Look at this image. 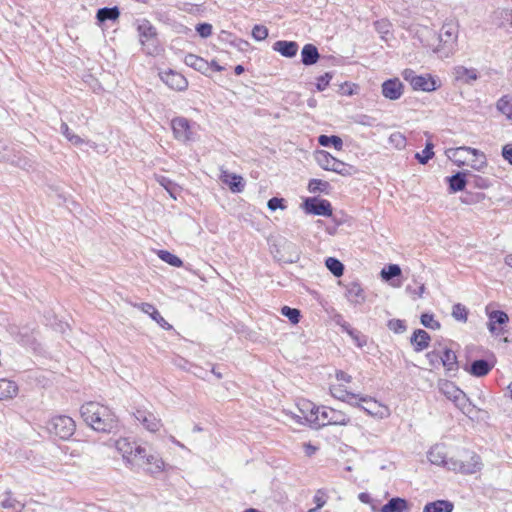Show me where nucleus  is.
Segmentation results:
<instances>
[{
    "mask_svg": "<svg viewBox=\"0 0 512 512\" xmlns=\"http://www.w3.org/2000/svg\"><path fill=\"white\" fill-rule=\"evenodd\" d=\"M80 414L84 422L96 432L111 433L118 427V418L112 409L99 402L84 403Z\"/></svg>",
    "mask_w": 512,
    "mask_h": 512,
    "instance_id": "f257e3e1",
    "label": "nucleus"
},
{
    "mask_svg": "<svg viewBox=\"0 0 512 512\" xmlns=\"http://www.w3.org/2000/svg\"><path fill=\"white\" fill-rule=\"evenodd\" d=\"M480 457L474 452H465L460 458L451 457L447 462V469L463 474H473L481 469Z\"/></svg>",
    "mask_w": 512,
    "mask_h": 512,
    "instance_id": "f03ea898",
    "label": "nucleus"
},
{
    "mask_svg": "<svg viewBox=\"0 0 512 512\" xmlns=\"http://www.w3.org/2000/svg\"><path fill=\"white\" fill-rule=\"evenodd\" d=\"M135 465H138L145 473L152 476L163 473L167 466L159 453L147 451L146 448L138 457V463Z\"/></svg>",
    "mask_w": 512,
    "mask_h": 512,
    "instance_id": "7ed1b4c3",
    "label": "nucleus"
},
{
    "mask_svg": "<svg viewBox=\"0 0 512 512\" xmlns=\"http://www.w3.org/2000/svg\"><path fill=\"white\" fill-rule=\"evenodd\" d=\"M402 76L407 81L413 90L424 92H432L438 88L436 79L431 74L417 75L412 69H405Z\"/></svg>",
    "mask_w": 512,
    "mask_h": 512,
    "instance_id": "20e7f679",
    "label": "nucleus"
},
{
    "mask_svg": "<svg viewBox=\"0 0 512 512\" xmlns=\"http://www.w3.org/2000/svg\"><path fill=\"white\" fill-rule=\"evenodd\" d=\"M440 391L464 413H470L471 402L466 394L459 389L454 383L444 381L440 384Z\"/></svg>",
    "mask_w": 512,
    "mask_h": 512,
    "instance_id": "39448f33",
    "label": "nucleus"
},
{
    "mask_svg": "<svg viewBox=\"0 0 512 512\" xmlns=\"http://www.w3.org/2000/svg\"><path fill=\"white\" fill-rule=\"evenodd\" d=\"M174 137L184 143L192 142L196 138L195 123L185 117H175L171 120Z\"/></svg>",
    "mask_w": 512,
    "mask_h": 512,
    "instance_id": "423d86ee",
    "label": "nucleus"
},
{
    "mask_svg": "<svg viewBox=\"0 0 512 512\" xmlns=\"http://www.w3.org/2000/svg\"><path fill=\"white\" fill-rule=\"evenodd\" d=\"M357 402L359 403V408L376 419H386L391 415L390 408L387 405L378 402L372 397L360 395Z\"/></svg>",
    "mask_w": 512,
    "mask_h": 512,
    "instance_id": "0eeeda50",
    "label": "nucleus"
},
{
    "mask_svg": "<svg viewBox=\"0 0 512 512\" xmlns=\"http://www.w3.org/2000/svg\"><path fill=\"white\" fill-rule=\"evenodd\" d=\"M75 422L71 417L60 415L53 417L49 422L48 429L61 439H68L75 432Z\"/></svg>",
    "mask_w": 512,
    "mask_h": 512,
    "instance_id": "6e6552de",
    "label": "nucleus"
},
{
    "mask_svg": "<svg viewBox=\"0 0 512 512\" xmlns=\"http://www.w3.org/2000/svg\"><path fill=\"white\" fill-rule=\"evenodd\" d=\"M116 450L122 455L127 465L134 466L138 463V457L144 452V447L130 442L126 438H120L115 442Z\"/></svg>",
    "mask_w": 512,
    "mask_h": 512,
    "instance_id": "1a4fd4ad",
    "label": "nucleus"
},
{
    "mask_svg": "<svg viewBox=\"0 0 512 512\" xmlns=\"http://www.w3.org/2000/svg\"><path fill=\"white\" fill-rule=\"evenodd\" d=\"M135 419L149 432L156 433L162 427V420L145 408H137L133 413Z\"/></svg>",
    "mask_w": 512,
    "mask_h": 512,
    "instance_id": "9d476101",
    "label": "nucleus"
},
{
    "mask_svg": "<svg viewBox=\"0 0 512 512\" xmlns=\"http://www.w3.org/2000/svg\"><path fill=\"white\" fill-rule=\"evenodd\" d=\"M136 29L139 35V41L143 47L153 45L157 42V30L148 19H139L136 21Z\"/></svg>",
    "mask_w": 512,
    "mask_h": 512,
    "instance_id": "9b49d317",
    "label": "nucleus"
},
{
    "mask_svg": "<svg viewBox=\"0 0 512 512\" xmlns=\"http://www.w3.org/2000/svg\"><path fill=\"white\" fill-rule=\"evenodd\" d=\"M304 208L307 213L319 216H331L332 208L328 200L318 198H307L304 202Z\"/></svg>",
    "mask_w": 512,
    "mask_h": 512,
    "instance_id": "f8f14e48",
    "label": "nucleus"
},
{
    "mask_svg": "<svg viewBox=\"0 0 512 512\" xmlns=\"http://www.w3.org/2000/svg\"><path fill=\"white\" fill-rule=\"evenodd\" d=\"M333 408L328 406L315 407L312 406L310 409L309 415L305 416V419L315 427H323L328 424V417H330L329 411H332Z\"/></svg>",
    "mask_w": 512,
    "mask_h": 512,
    "instance_id": "ddd939ff",
    "label": "nucleus"
},
{
    "mask_svg": "<svg viewBox=\"0 0 512 512\" xmlns=\"http://www.w3.org/2000/svg\"><path fill=\"white\" fill-rule=\"evenodd\" d=\"M161 80L171 89L183 91L188 87L187 79L180 73L168 70L160 73Z\"/></svg>",
    "mask_w": 512,
    "mask_h": 512,
    "instance_id": "4468645a",
    "label": "nucleus"
},
{
    "mask_svg": "<svg viewBox=\"0 0 512 512\" xmlns=\"http://www.w3.org/2000/svg\"><path fill=\"white\" fill-rule=\"evenodd\" d=\"M445 154L448 160H467L469 157L485 158L483 152L466 146L446 149Z\"/></svg>",
    "mask_w": 512,
    "mask_h": 512,
    "instance_id": "2eb2a0df",
    "label": "nucleus"
},
{
    "mask_svg": "<svg viewBox=\"0 0 512 512\" xmlns=\"http://www.w3.org/2000/svg\"><path fill=\"white\" fill-rule=\"evenodd\" d=\"M220 180L228 186L232 193H241L245 188V181L242 176L227 170H221Z\"/></svg>",
    "mask_w": 512,
    "mask_h": 512,
    "instance_id": "dca6fc26",
    "label": "nucleus"
},
{
    "mask_svg": "<svg viewBox=\"0 0 512 512\" xmlns=\"http://www.w3.org/2000/svg\"><path fill=\"white\" fill-rule=\"evenodd\" d=\"M275 257L284 263H295L299 260V251L295 244L284 241Z\"/></svg>",
    "mask_w": 512,
    "mask_h": 512,
    "instance_id": "f3484780",
    "label": "nucleus"
},
{
    "mask_svg": "<svg viewBox=\"0 0 512 512\" xmlns=\"http://www.w3.org/2000/svg\"><path fill=\"white\" fill-rule=\"evenodd\" d=\"M382 94L390 100H397L403 94V84L398 78L388 79L382 84Z\"/></svg>",
    "mask_w": 512,
    "mask_h": 512,
    "instance_id": "a211bd4d",
    "label": "nucleus"
},
{
    "mask_svg": "<svg viewBox=\"0 0 512 512\" xmlns=\"http://www.w3.org/2000/svg\"><path fill=\"white\" fill-rule=\"evenodd\" d=\"M330 394L335 399L346 402L351 406H359L357 400L360 398V394L351 393L344 389L341 385H331Z\"/></svg>",
    "mask_w": 512,
    "mask_h": 512,
    "instance_id": "6ab92c4d",
    "label": "nucleus"
},
{
    "mask_svg": "<svg viewBox=\"0 0 512 512\" xmlns=\"http://www.w3.org/2000/svg\"><path fill=\"white\" fill-rule=\"evenodd\" d=\"M321 167L342 176H352L357 173V169L347 162H323Z\"/></svg>",
    "mask_w": 512,
    "mask_h": 512,
    "instance_id": "aec40b11",
    "label": "nucleus"
},
{
    "mask_svg": "<svg viewBox=\"0 0 512 512\" xmlns=\"http://www.w3.org/2000/svg\"><path fill=\"white\" fill-rule=\"evenodd\" d=\"M345 297L353 305H361L365 302L366 296L360 284L352 282L346 286Z\"/></svg>",
    "mask_w": 512,
    "mask_h": 512,
    "instance_id": "412c9836",
    "label": "nucleus"
},
{
    "mask_svg": "<svg viewBox=\"0 0 512 512\" xmlns=\"http://www.w3.org/2000/svg\"><path fill=\"white\" fill-rule=\"evenodd\" d=\"M298 48L299 46L297 42L286 40H278L272 46V49L274 51L279 52L282 56L286 58H292L296 56Z\"/></svg>",
    "mask_w": 512,
    "mask_h": 512,
    "instance_id": "4be33fe9",
    "label": "nucleus"
},
{
    "mask_svg": "<svg viewBox=\"0 0 512 512\" xmlns=\"http://www.w3.org/2000/svg\"><path fill=\"white\" fill-rule=\"evenodd\" d=\"M184 63L195 69L196 71L206 75L210 70V64L204 58L197 56L195 54H187L184 58Z\"/></svg>",
    "mask_w": 512,
    "mask_h": 512,
    "instance_id": "5701e85b",
    "label": "nucleus"
},
{
    "mask_svg": "<svg viewBox=\"0 0 512 512\" xmlns=\"http://www.w3.org/2000/svg\"><path fill=\"white\" fill-rule=\"evenodd\" d=\"M493 22L498 28H512V10L498 9L493 14Z\"/></svg>",
    "mask_w": 512,
    "mask_h": 512,
    "instance_id": "b1692460",
    "label": "nucleus"
},
{
    "mask_svg": "<svg viewBox=\"0 0 512 512\" xmlns=\"http://www.w3.org/2000/svg\"><path fill=\"white\" fill-rule=\"evenodd\" d=\"M320 58V54L318 52V49L313 44H305L301 51V62L305 66H311Z\"/></svg>",
    "mask_w": 512,
    "mask_h": 512,
    "instance_id": "393cba45",
    "label": "nucleus"
},
{
    "mask_svg": "<svg viewBox=\"0 0 512 512\" xmlns=\"http://www.w3.org/2000/svg\"><path fill=\"white\" fill-rule=\"evenodd\" d=\"M458 37V26L455 23H445L440 30V40L445 44H454Z\"/></svg>",
    "mask_w": 512,
    "mask_h": 512,
    "instance_id": "a878e982",
    "label": "nucleus"
},
{
    "mask_svg": "<svg viewBox=\"0 0 512 512\" xmlns=\"http://www.w3.org/2000/svg\"><path fill=\"white\" fill-rule=\"evenodd\" d=\"M428 459L432 464L442 465L447 468L446 452L442 445L433 446L428 452Z\"/></svg>",
    "mask_w": 512,
    "mask_h": 512,
    "instance_id": "bb28decb",
    "label": "nucleus"
},
{
    "mask_svg": "<svg viewBox=\"0 0 512 512\" xmlns=\"http://www.w3.org/2000/svg\"><path fill=\"white\" fill-rule=\"evenodd\" d=\"M441 364L447 371H456L458 362L455 352L447 348L441 351Z\"/></svg>",
    "mask_w": 512,
    "mask_h": 512,
    "instance_id": "cd10ccee",
    "label": "nucleus"
},
{
    "mask_svg": "<svg viewBox=\"0 0 512 512\" xmlns=\"http://www.w3.org/2000/svg\"><path fill=\"white\" fill-rule=\"evenodd\" d=\"M430 336L429 334L422 329H418L413 333L411 338V342L415 346L416 351H422L429 346Z\"/></svg>",
    "mask_w": 512,
    "mask_h": 512,
    "instance_id": "c85d7f7f",
    "label": "nucleus"
},
{
    "mask_svg": "<svg viewBox=\"0 0 512 512\" xmlns=\"http://www.w3.org/2000/svg\"><path fill=\"white\" fill-rule=\"evenodd\" d=\"M18 387L15 382L0 379V400L11 399L16 396Z\"/></svg>",
    "mask_w": 512,
    "mask_h": 512,
    "instance_id": "c756f323",
    "label": "nucleus"
},
{
    "mask_svg": "<svg viewBox=\"0 0 512 512\" xmlns=\"http://www.w3.org/2000/svg\"><path fill=\"white\" fill-rule=\"evenodd\" d=\"M454 505L452 502L447 500H437L434 502L427 503L423 512H452Z\"/></svg>",
    "mask_w": 512,
    "mask_h": 512,
    "instance_id": "7c9ffc66",
    "label": "nucleus"
},
{
    "mask_svg": "<svg viewBox=\"0 0 512 512\" xmlns=\"http://www.w3.org/2000/svg\"><path fill=\"white\" fill-rule=\"evenodd\" d=\"M120 16V10L117 6L114 7H103L98 9L96 18L100 23L108 20L115 21Z\"/></svg>",
    "mask_w": 512,
    "mask_h": 512,
    "instance_id": "2f4dec72",
    "label": "nucleus"
},
{
    "mask_svg": "<svg viewBox=\"0 0 512 512\" xmlns=\"http://www.w3.org/2000/svg\"><path fill=\"white\" fill-rule=\"evenodd\" d=\"M408 509V503L405 499L395 497L388 501L387 504H385L380 512H404Z\"/></svg>",
    "mask_w": 512,
    "mask_h": 512,
    "instance_id": "473e14b6",
    "label": "nucleus"
},
{
    "mask_svg": "<svg viewBox=\"0 0 512 512\" xmlns=\"http://www.w3.org/2000/svg\"><path fill=\"white\" fill-rule=\"evenodd\" d=\"M493 368V365L489 364L486 360H476L471 364L470 367V374L476 377H483L487 375L491 369Z\"/></svg>",
    "mask_w": 512,
    "mask_h": 512,
    "instance_id": "72a5a7b5",
    "label": "nucleus"
},
{
    "mask_svg": "<svg viewBox=\"0 0 512 512\" xmlns=\"http://www.w3.org/2000/svg\"><path fill=\"white\" fill-rule=\"evenodd\" d=\"M330 417H328L329 425H339V426H347L350 424V417L344 413L343 411L332 409L329 411Z\"/></svg>",
    "mask_w": 512,
    "mask_h": 512,
    "instance_id": "f704fd0d",
    "label": "nucleus"
},
{
    "mask_svg": "<svg viewBox=\"0 0 512 512\" xmlns=\"http://www.w3.org/2000/svg\"><path fill=\"white\" fill-rule=\"evenodd\" d=\"M451 192L462 191L466 186L465 174L458 172L451 177H447Z\"/></svg>",
    "mask_w": 512,
    "mask_h": 512,
    "instance_id": "c9c22d12",
    "label": "nucleus"
},
{
    "mask_svg": "<svg viewBox=\"0 0 512 512\" xmlns=\"http://www.w3.org/2000/svg\"><path fill=\"white\" fill-rule=\"evenodd\" d=\"M455 74L457 79L463 80L466 83H471L472 81L477 79V71L476 69H468L463 66H458L455 68Z\"/></svg>",
    "mask_w": 512,
    "mask_h": 512,
    "instance_id": "e433bc0d",
    "label": "nucleus"
},
{
    "mask_svg": "<svg viewBox=\"0 0 512 512\" xmlns=\"http://www.w3.org/2000/svg\"><path fill=\"white\" fill-rule=\"evenodd\" d=\"M318 143L323 147L333 146L337 150H341L343 146L342 139L336 135H320L318 137Z\"/></svg>",
    "mask_w": 512,
    "mask_h": 512,
    "instance_id": "4c0bfd02",
    "label": "nucleus"
},
{
    "mask_svg": "<svg viewBox=\"0 0 512 512\" xmlns=\"http://www.w3.org/2000/svg\"><path fill=\"white\" fill-rule=\"evenodd\" d=\"M497 109L508 119L512 120V97L507 95L501 97L497 102Z\"/></svg>",
    "mask_w": 512,
    "mask_h": 512,
    "instance_id": "58836bf2",
    "label": "nucleus"
},
{
    "mask_svg": "<svg viewBox=\"0 0 512 512\" xmlns=\"http://www.w3.org/2000/svg\"><path fill=\"white\" fill-rule=\"evenodd\" d=\"M157 255L162 261L173 267H181L183 265V261L178 256L170 253L169 251L158 250Z\"/></svg>",
    "mask_w": 512,
    "mask_h": 512,
    "instance_id": "ea45409f",
    "label": "nucleus"
},
{
    "mask_svg": "<svg viewBox=\"0 0 512 512\" xmlns=\"http://www.w3.org/2000/svg\"><path fill=\"white\" fill-rule=\"evenodd\" d=\"M489 318H490V323H489V330L490 332L494 333L495 332V324L498 323V324H505L509 318H508V315L503 312V311H493L490 313L489 315Z\"/></svg>",
    "mask_w": 512,
    "mask_h": 512,
    "instance_id": "a19ab883",
    "label": "nucleus"
},
{
    "mask_svg": "<svg viewBox=\"0 0 512 512\" xmlns=\"http://www.w3.org/2000/svg\"><path fill=\"white\" fill-rule=\"evenodd\" d=\"M0 506L3 509H16L17 507H20L21 509L24 508V504L20 503L18 500L12 497V493L10 491H7L3 498L0 500Z\"/></svg>",
    "mask_w": 512,
    "mask_h": 512,
    "instance_id": "79ce46f5",
    "label": "nucleus"
},
{
    "mask_svg": "<svg viewBox=\"0 0 512 512\" xmlns=\"http://www.w3.org/2000/svg\"><path fill=\"white\" fill-rule=\"evenodd\" d=\"M326 266L327 268L331 271V273L336 276V277H339L343 274V271H344V266L343 264L337 260L336 258H333V257H329L327 258L326 260Z\"/></svg>",
    "mask_w": 512,
    "mask_h": 512,
    "instance_id": "37998d69",
    "label": "nucleus"
},
{
    "mask_svg": "<svg viewBox=\"0 0 512 512\" xmlns=\"http://www.w3.org/2000/svg\"><path fill=\"white\" fill-rule=\"evenodd\" d=\"M452 316L457 321L466 322L468 318V310L464 305L457 303L452 308Z\"/></svg>",
    "mask_w": 512,
    "mask_h": 512,
    "instance_id": "c03bdc74",
    "label": "nucleus"
},
{
    "mask_svg": "<svg viewBox=\"0 0 512 512\" xmlns=\"http://www.w3.org/2000/svg\"><path fill=\"white\" fill-rule=\"evenodd\" d=\"M329 187L328 182L320 179H312L309 181L308 190L310 193L325 192Z\"/></svg>",
    "mask_w": 512,
    "mask_h": 512,
    "instance_id": "a18cd8bd",
    "label": "nucleus"
},
{
    "mask_svg": "<svg viewBox=\"0 0 512 512\" xmlns=\"http://www.w3.org/2000/svg\"><path fill=\"white\" fill-rule=\"evenodd\" d=\"M401 274V268L397 264H390L387 268L382 269L381 276L384 280L388 281L393 277H397Z\"/></svg>",
    "mask_w": 512,
    "mask_h": 512,
    "instance_id": "49530a36",
    "label": "nucleus"
},
{
    "mask_svg": "<svg viewBox=\"0 0 512 512\" xmlns=\"http://www.w3.org/2000/svg\"><path fill=\"white\" fill-rule=\"evenodd\" d=\"M281 313L282 315L286 316L293 324H297L300 320V311L298 309L284 306L281 309Z\"/></svg>",
    "mask_w": 512,
    "mask_h": 512,
    "instance_id": "de8ad7c7",
    "label": "nucleus"
},
{
    "mask_svg": "<svg viewBox=\"0 0 512 512\" xmlns=\"http://www.w3.org/2000/svg\"><path fill=\"white\" fill-rule=\"evenodd\" d=\"M421 324L427 328L437 330L440 328V323L434 319L433 314L424 313L421 315Z\"/></svg>",
    "mask_w": 512,
    "mask_h": 512,
    "instance_id": "09e8293b",
    "label": "nucleus"
},
{
    "mask_svg": "<svg viewBox=\"0 0 512 512\" xmlns=\"http://www.w3.org/2000/svg\"><path fill=\"white\" fill-rule=\"evenodd\" d=\"M389 141L398 149L406 146V137L401 132L392 133L389 137Z\"/></svg>",
    "mask_w": 512,
    "mask_h": 512,
    "instance_id": "8fccbe9b",
    "label": "nucleus"
},
{
    "mask_svg": "<svg viewBox=\"0 0 512 512\" xmlns=\"http://www.w3.org/2000/svg\"><path fill=\"white\" fill-rule=\"evenodd\" d=\"M332 77H333V75H332L331 72H326L325 74L319 76L316 79V81H317L316 82L317 90L318 91H324L328 87Z\"/></svg>",
    "mask_w": 512,
    "mask_h": 512,
    "instance_id": "3c124183",
    "label": "nucleus"
},
{
    "mask_svg": "<svg viewBox=\"0 0 512 512\" xmlns=\"http://www.w3.org/2000/svg\"><path fill=\"white\" fill-rule=\"evenodd\" d=\"M252 36L257 41L265 40L268 37V29L264 25H255L252 29Z\"/></svg>",
    "mask_w": 512,
    "mask_h": 512,
    "instance_id": "603ef678",
    "label": "nucleus"
},
{
    "mask_svg": "<svg viewBox=\"0 0 512 512\" xmlns=\"http://www.w3.org/2000/svg\"><path fill=\"white\" fill-rule=\"evenodd\" d=\"M348 335L352 338V340L354 341L356 346L359 348H362L363 346H365L367 344L366 337L356 329L349 331Z\"/></svg>",
    "mask_w": 512,
    "mask_h": 512,
    "instance_id": "864d4df0",
    "label": "nucleus"
},
{
    "mask_svg": "<svg viewBox=\"0 0 512 512\" xmlns=\"http://www.w3.org/2000/svg\"><path fill=\"white\" fill-rule=\"evenodd\" d=\"M374 27L378 33L384 36L390 33L391 23L388 20L381 19L374 22Z\"/></svg>",
    "mask_w": 512,
    "mask_h": 512,
    "instance_id": "5fc2aeb1",
    "label": "nucleus"
},
{
    "mask_svg": "<svg viewBox=\"0 0 512 512\" xmlns=\"http://www.w3.org/2000/svg\"><path fill=\"white\" fill-rule=\"evenodd\" d=\"M431 367H438L441 364V351L433 350L426 354Z\"/></svg>",
    "mask_w": 512,
    "mask_h": 512,
    "instance_id": "6e6d98bb",
    "label": "nucleus"
},
{
    "mask_svg": "<svg viewBox=\"0 0 512 512\" xmlns=\"http://www.w3.org/2000/svg\"><path fill=\"white\" fill-rule=\"evenodd\" d=\"M196 32L202 37L207 38L212 34V25L209 23H199L196 25Z\"/></svg>",
    "mask_w": 512,
    "mask_h": 512,
    "instance_id": "4d7b16f0",
    "label": "nucleus"
},
{
    "mask_svg": "<svg viewBox=\"0 0 512 512\" xmlns=\"http://www.w3.org/2000/svg\"><path fill=\"white\" fill-rule=\"evenodd\" d=\"M151 318L157 323L159 324L162 328L166 329V330H170L172 329V325H170L161 315L160 313L158 312V310L156 309L153 314H151Z\"/></svg>",
    "mask_w": 512,
    "mask_h": 512,
    "instance_id": "13d9d810",
    "label": "nucleus"
},
{
    "mask_svg": "<svg viewBox=\"0 0 512 512\" xmlns=\"http://www.w3.org/2000/svg\"><path fill=\"white\" fill-rule=\"evenodd\" d=\"M283 201L284 200L282 198L273 197L268 201L267 206L272 211H275L278 208L284 209L285 206L283 204Z\"/></svg>",
    "mask_w": 512,
    "mask_h": 512,
    "instance_id": "bf43d9fd",
    "label": "nucleus"
},
{
    "mask_svg": "<svg viewBox=\"0 0 512 512\" xmlns=\"http://www.w3.org/2000/svg\"><path fill=\"white\" fill-rule=\"evenodd\" d=\"M317 508H322L326 504V495L323 491L318 490L313 498Z\"/></svg>",
    "mask_w": 512,
    "mask_h": 512,
    "instance_id": "052dcab7",
    "label": "nucleus"
},
{
    "mask_svg": "<svg viewBox=\"0 0 512 512\" xmlns=\"http://www.w3.org/2000/svg\"><path fill=\"white\" fill-rule=\"evenodd\" d=\"M389 328L397 333H401L405 330V325L401 320H392L389 322Z\"/></svg>",
    "mask_w": 512,
    "mask_h": 512,
    "instance_id": "680f3d73",
    "label": "nucleus"
},
{
    "mask_svg": "<svg viewBox=\"0 0 512 512\" xmlns=\"http://www.w3.org/2000/svg\"><path fill=\"white\" fill-rule=\"evenodd\" d=\"M134 306L140 309L142 312L148 314L150 317L151 314H153V312L156 310V308L150 303H140L135 304Z\"/></svg>",
    "mask_w": 512,
    "mask_h": 512,
    "instance_id": "e2e57ef3",
    "label": "nucleus"
},
{
    "mask_svg": "<svg viewBox=\"0 0 512 512\" xmlns=\"http://www.w3.org/2000/svg\"><path fill=\"white\" fill-rule=\"evenodd\" d=\"M433 148H434V146L432 143H427L424 150L422 151L423 156L427 160H430L434 156Z\"/></svg>",
    "mask_w": 512,
    "mask_h": 512,
    "instance_id": "0e129e2a",
    "label": "nucleus"
},
{
    "mask_svg": "<svg viewBox=\"0 0 512 512\" xmlns=\"http://www.w3.org/2000/svg\"><path fill=\"white\" fill-rule=\"evenodd\" d=\"M502 157L504 160H512V143L502 148Z\"/></svg>",
    "mask_w": 512,
    "mask_h": 512,
    "instance_id": "69168bd1",
    "label": "nucleus"
},
{
    "mask_svg": "<svg viewBox=\"0 0 512 512\" xmlns=\"http://www.w3.org/2000/svg\"><path fill=\"white\" fill-rule=\"evenodd\" d=\"M303 447H304L305 454L309 457H311L318 450V448L316 446H314L310 443H304Z\"/></svg>",
    "mask_w": 512,
    "mask_h": 512,
    "instance_id": "338daca9",
    "label": "nucleus"
},
{
    "mask_svg": "<svg viewBox=\"0 0 512 512\" xmlns=\"http://www.w3.org/2000/svg\"><path fill=\"white\" fill-rule=\"evenodd\" d=\"M336 379L338 381H344V382L349 383L352 380V377L350 375H348L347 373H345L344 371H337Z\"/></svg>",
    "mask_w": 512,
    "mask_h": 512,
    "instance_id": "774afa93",
    "label": "nucleus"
}]
</instances>
